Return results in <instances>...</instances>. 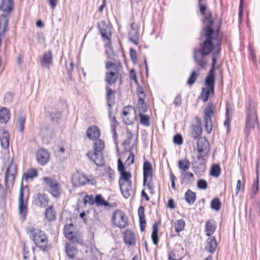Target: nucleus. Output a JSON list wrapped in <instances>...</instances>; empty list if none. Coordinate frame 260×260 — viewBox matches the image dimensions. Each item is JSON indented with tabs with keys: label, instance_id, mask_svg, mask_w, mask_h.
I'll return each mask as SVG.
<instances>
[{
	"label": "nucleus",
	"instance_id": "2eb2a0df",
	"mask_svg": "<svg viewBox=\"0 0 260 260\" xmlns=\"http://www.w3.org/2000/svg\"><path fill=\"white\" fill-rule=\"evenodd\" d=\"M152 171L151 163L148 161H145L143 164V184H145L147 179H152Z\"/></svg>",
	"mask_w": 260,
	"mask_h": 260
},
{
	"label": "nucleus",
	"instance_id": "0e129e2a",
	"mask_svg": "<svg viewBox=\"0 0 260 260\" xmlns=\"http://www.w3.org/2000/svg\"><path fill=\"white\" fill-rule=\"evenodd\" d=\"M170 179L171 181V186L174 190H175L176 189V186H175L176 177H175V175L172 173H171L170 174Z\"/></svg>",
	"mask_w": 260,
	"mask_h": 260
},
{
	"label": "nucleus",
	"instance_id": "e433bc0d",
	"mask_svg": "<svg viewBox=\"0 0 260 260\" xmlns=\"http://www.w3.org/2000/svg\"><path fill=\"white\" fill-rule=\"evenodd\" d=\"M45 216L48 221H53L55 219V213L52 207H49L46 209Z\"/></svg>",
	"mask_w": 260,
	"mask_h": 260
},
{
	"label": "nucleus",
	"instance_id": "4d7b16f0",
	"mask_svg": "<svg viewBox=\"0 0 260 260\" xmlns=\"http://www.w3.org/2000/svg\"><path fill=\"white\" fill-rule=\"evenodd\" d=\"M134 159H135L134 154L129 151L128 152V156L126 159L125 164H126L128 166H129L134 163Z\"/></svg>",
	"mask_w": 260,
	"mask_h": 260
},
{
	"label": "nucleus",
	"instance_id": "412c9836",
	"mask_svg": "<svg viewBox=\"0 0 260 260\" xmlns=\"http://www.w3.org/2000/svg\"><path fill=\"white\" fill-rule=\"evenodd\" d=\"M87 136L90 140H95L100 136V130L96 126H91L87 129Z\"/></svg>",
	"mask_w": 260,
	"mask_h": 260
},
{
	"label": "nucleus",
	"instance_id": "338daca9",
	"mask_svg": "<svg viewBox=\"0 0 260 260\" xmlns=\"http://www.w3.org/2000/svg\"><path fill=\"white\" fill-rule=\"evenodd\" d=\"M151 181L152 179H151V180L150 179H147V181L145 184H144V185H146L147 187L150 190H152L153 189V184Z\"/></svg>",
	"mask_w": 260,
	"mask_h": 260
},
{
	"label": "nucleus",
	"instance_id": "ea45409f",
	"mask_svg": "<svg viewBox=\"0 0 260 260\" xmlns=\"http://www.w3.org/2000/svg\"><path fill=\"white\" fill-rule=\"evenodd\" d=\"M232 113V109L229 107H227L226 110V120L224 121V124L225 126L228 127V129L229 128Z\"/></svg>",
	"mask_w": 260,
	"mask_h": 260
},
{
	"label": "nucleus",
	"instance_id": "3c124183",
	"mask_svg": "<svg viewBox=\"0 0 260 260\" xmlns=\"http://www.w3.org/2000/svg\"><path fill=\"white\" fill-rule=\"evenodd\" d=\"M198 74L195 71H193L187 81V84L189 85H192L197 80Z\"/></svg>",
	"mask_w": 260,
	"mask_h": 260
},
{
	"label": "nucleus",
	"instance_id": "864d4df0",
	"mask_svg": "<svg viewBox=\"0 0 260 260\" xmlns=\"http://www.w3.org/2000/svg\"><path fill=\"white\" fill-rule=\"evenodd\" d=\"M94 200L95 198L94 199L93 195H86L84 198V203L93 205L95 203Z\"/></svg>",
	"mask_w": 260,
	"mask_h": 260
},
{
	"label": "nucleus",
	"instance_id": "09e8293b",
	"mask_svg": "<svg viewBox=\"0 0 260 260\" xmlns=\"http://www.w3.org/2000/svg\"><path fill=\"white\" fill-rule=\"evenodd\" d=\"M220 206L221 202L219 199L215 198L211 201V206L213 209L218 211L220 208Z\"/></svg>",
	"mask_w": 260,
	"mask_h": 260
},
{
	"label": "nucleus",
	"instance_id": "774afa93",
	"mask_svg": "<svg viewBox=\"0 0 260 260\" xmlns=\"http://www.w3.org/2000/svg\"><path fill=\"white\" fill-rule=\"evenodd\" d=\"M28 252L26 250V247H25V245H24V247H23V258H24V260H28Z\"/></svg>",
	"mask_w": 260,
	"mask_h": 260
},
{
	"label": "nucleus",
	"instance_id": "cd10ccee",
	"mask_svg": "<svg viewBox=\"0 0 260 260\" xmlns=\"http://www.w3.org/2000/svg\"><path fill=\"white\" fill-rule=\"evenodd\" d=\"M217 242L214 237L209 238L207 239V244L206 248L210 253L214 252L217 248Z\"/></svg>",
	"mask_w": 260,
	"mask_h": 260
},
{
	"label": "nucleus",
	"instance_id": "ddd939ff",
	"mask_svg": "<svg viewBox=\"0 0 260 260\" xmlns=\"http://www.w3.org/2000/svg\"><path fill=\"white\" fill-rule=\"evenodd\" d=\"M27 200H24L23 196V187L21 184L19 193L18 209L20 214L24 215L27 213Z\"/></svg>",
	"mask_w": 260,
	"mask_h": 260
},
{
	"label": "nucleus",
	"instance_id": "bf43d9fd",
	"mask_svg": "<svg viewBox=\"0 0 260 260\" xmlns=\"http://www.w3.org/2000/svg\"><path fill=\"white\" fill-rule=\"evenodd\" d=\"M174 143L177 145H181L183 143V139L181 135H176L173 139Z\"/></svg>",
	"mask_w": 260,
	"mask_h": 260
},
{
	"label": "nucleus",
	"instance_id": "f257e3e1",
	"mask_svg": "<svg viewBox=\"0 0 260 260\" xmlns=\"http://www.w3.org/2000/svg\"><path fill=\"white\" fill-rule=\"evenodd\" d=\"M205 22L206 23L208 22L209 25L205 28L206 40L203 43L201 51L206 55H208L212 51H213V52L212 67L205 80L206 88H202L201 99L204 102H206L210 94L214 92L215 83L214 68L220 51L219 44L222 37L221 34L218 30L214 31L212 29L213 22L209 17H206Z\"/></svg>",
	"mask_w": 260,
	"mask_h": 260
},
{
	"label": "nucleus",
	"instance_id": "4c0bfd02",
	"mask_svg": "<svg viewBox=\"0 0 260 260\" xmlns=\"http://www.w3.org/2000/svg\"><path fill=\"white\" fill-rule=\"evenodd\" d=\"M66 253H68L69 257L74 258L77 254V250L74 245L72 246L66 245Z\"/></svg>",
	"mask_w": 260,
	"mask_h": 260
},
{
	"label": "nucleus",
	"instance_id": "393cba45",
	"mask_svg": "<svg viewBox=\"0 0 260 260\" xmlns=\"http://www.w3.org/2000/svg\"><path fill=\"white\" fill-rule=\"evenodd\" d=\"M0 142L3 148H8L9 146V135L8 132L3 131L0 133Z\"/></svg>",
	"mask_w": 260,
	"mask_h": 260
},
{
	"label": "nucleus",
	"instance_id": "4be33fe9",
	"mask_svg": "<svg viewBox=\"0 0 260 260\" xmlns=\"http://www.w3.org/2000/svg\"><path fill=\"white\" fill-rule=\"evenodd\" d=\"M197 125H192L191 127L192 129V136L194 138H198L200 137L202 132V128L201 126V119L199 117L196 118Z\"/></svg>",
	"mask_w": 260,
	"mask_h": 260
},
{
	"label": "nucleus",
	"instance_id": "4468645a",
	"mask_svg": "<svg viewBox=\"0 0 260 260\" xmlns=\"http://www.w3.org/2000/svg\"><path fill=\"white\" fill-rule=\"evenodd\" d=\"M66 238L73 244L82 242L81 234L78 231L66 230Z\"/></svg>",
	"mask_w": 260,
	"mask_h": 260
},
{
	"label": "nucleus",
	"instance_id": "2f4dec72",
	"mask_svg": "<svg viewBox=\"0 0 260 260\" xmlns=\"http://www.w3.org/2000/svg\"><path fill=\"white\" fill-rule=\"evenodd\" d=\"M119 77V74L107 72L105 76V81L109 84L115 83Z\"/></svg>",
	"mask_w": 260,
	"mask_h": 260
},
{
	"label": "nucleus",
	"instance_id": "49530a36",
	"mask_svg": "<svg viewBox=\"0 0 260 260\" xmlns=\"http://www.w3.org/2000/svg\"><path fill=\"white\" fill-rule=\"evenodd\" d=\"M61 192V190L60 184L56 182V184L52 188L50 192L54 197H57L60 194Z\"/></svg>",
	"mask_w": 260,
	"mask_h": 260
},
{
	"label": "nucleus",
	"instance_id": "c9c22d12",
	"mask_svg": "<svg viewBox=\"0 0 260 260\" xmlns=\"http://www.w3.org/2000/svg\"><path fill=\"white\" fill-rule=\"evenodd\" d=\"M94 202L97 206H110V205L108 202L106 201L102 197V196L101 194H97L95 197V200Z\"/></svg>",
	"mask_w": 260,
	"mask_h": 260
},
{
	"label": "nucleus",
	"instance_id": "052dcab7",
	"mask_svg": "<svg viewBox=\"0 0 260 260\" xmlns=\"http://www.w3.org/2000/svg\"><path fill=\"white\" fill-rule=\"evenodd\" d=\"M13 99V95L11 92H7L5 94L4 96V101L6 103H11Z\"/></svg>",
	"mask_w": 260,
	"mask_h": 260
},
{
	"label": "nucleus",
	"instance_id": "13d9d810",
	"mask_svg": "<svg viewBox=\"0 0 260 260\" xmlns=\"http://www.w3.org/2000/svg\"><path fill=\"white\" fill-rule=\"evenodd\" d=\"M183 179H188L190 181H193L194 180L193 174L189 172L186 171L185 173L181 175Z\"/></svg>",
	"mask_w": 260,
	"mask_h": 260
},
{
	"label": "nucleus",
	"instance_id": "5fc2aeb1",
	"mask_svg": "<svg viewBox=\"0 0 260 260\" xmlns=\"http://www.w3.org/2000/svg\"><path fill=\"white\" fill-rule=\"evenodd\" d=\"M198 187L201 189H206L207 188V182L204 179H200L197 183Z\"/></svg>",
	"mask_w": 260,
	"mask_h": 260
},
{
	"label": "nucleus",
	"instance_id": "7ed1b4c3",
	"mask_svg": "<svg viewBox=\"0 0 260 260\" xmlns=\"http://www.w3.org/2000/svg\"><path fill=\"white\" fill-rule=\"evenodd\" d=\"M256 125L258 127L257 116L254 102L249 101L246 107V119L244 133L247 137L250 135L251 131Z\"/></svg>",
	"mask_w": 260,
	"mask_h": 260
},
{
	"label": "nucleus",
	"instance_id": "b1692460",
	"mask_svg": "<svg viewBox=\"0 0 260 260\" xmlns=\"http://www.w3.org/2000/svg\"><path fill=\"white\" fill-rule=\"evenodd\" d=\"M124 242L129 245H134L136 243V236L135 234L129 230H127L124 233Z\"/></svg>",
	"mask_w": 260,
	"mask_h": 260
},
{
	"label": "nucleus",
	"instance_id": "f704fd0d",
	"mask_svg": "<svg viewBox=\"0 0 260 260\" xmlns=\"http://www.w3.org/2000/svg\"><path fill=\"white\" fill-rule=\"evenodd\" d=\"M139 36L137 29H133L129 32V39L135 45L139 44Z\"/></svg>",
	"mask_w": 260,
	"mask_h": 260
},
{
	"label": "nucleus",
	"instance_id": "79ce46f5",
	"mask_svg": "<svg viewBox=\"0 0 260 260\" xmlns=\"http://www.w3.org/2000/svg\"><path fill=\"white\" fill-rule=\"evenodd\" d=\"M49 115L51 120L55 122H57L61 116V114L59 111L55 110L51 111Z\"/></svg>",
	"mask_w": 260,
	"mask_h": 260
},
{
	"label": "nucleus",
	"instance_id": "bb28decb",
	"mask_svg": "<svg viewBox=\"0 0 260 260\" xmlns=\"http://www.w3.org/2000/svg\"><path fill=\"white\" fill-rule=\"evenodd\" d=\"M178 164L181 171V175L187 171L190 167V162L187 159L180 160Z\"/></svg>",
	"mask_w": 260,
	"mask_h": 260
},
{
	"label": "nucleus",
	"instance_id": "dca6fc26",
	"mask_svg": "<svg viewBox=\"0 0 260 260\" xmlns=\"http://www.w3.org/2000/svg\"><path fill=\"white\" fill-rule=\"evenodd\" d=\"M49 153L44 149L39 150L37 153L38 162L41 165H45L49 160Z\"/></svg>",
	"mask_w": 260,
	"mask_h": 260
},
{
	"label": "nucleus",
	"instance_id": "f3484780",
	"mask_svg": "<svg viewBox=\"0 0 260 260\" xmlns=\"http://www.w3.org/2000/svg\"><path fill=\"white\" fill-rule=\"evenodd\" d=\"M205 55L203 52L200 50H195L194 51L193 57L198 65L201 68H204L206 64Z\"/></svg>",
	"mask_w": 260,
	"mask_h": 260
},
{
	"label": "nucleus",
	"instance_id": "8fccbe9b",
	"mask_svg": "<svg viewBox=\"0 0 260 260\" xmlns=\"http://www.w3.org/2000/svg\"><path fill=\"white\" fill-rule=\"evenodd\" d=\"M37 176L38 172L36 169H30L23 175V177L26 179L27 178H33Z\"/></svg>",
	"mask_w": 260,
	"mask_h": 260
},
{
	"label": "nucleus",
	"instance_id": "37998d69",
	"mask_svg": "<svg viewBox=\"0 0 260 260\" xmlns=\"http://www.w3.org/2000/svg\"><path fill=\"white\" fill-rule=\"evenodd\" d=\"M185 223L184 220L180 219L177 221L174 224L175 230L177 232H180L184 229Z\"/></svg>",
	"mask_w": 260,
	"mask_h": 260
},
{
	"label": "nucleus",
	"instance_id": "680f3d73",
	"mask_svg": "<svg viewBox=\"0 0 260 260\" xmlns=\"http://www.w3.org/2000/svg\"><path fill=\"white\" fill-rule=\"evenodd\" d=\"M173 103L177 107L181 106L182 104V98L180 94L177 95L175 97Z\"/></svg>",
	"mask_w": 260,
	"mask_h": 260
},
{
	"label": "nucleus",
	"instance_id": "58836bf2",
	"mask_svg": "<svg viewBox=\"0 0 260 260\" xmlns=\"http://www.w3.org/2000/svg\"><path fill=\"white\" fill-rule=\"evenodd\" d=\"M43 181L45 182V186L49 187L50 191L52 188L56 184V181L50 177H45L43 178Z\"/></svg>",
	"mask_w": 260,
	"mask_h": 260
},
{
	"label": "nucleus",
	"instance_id": "a211bd4d",
	"mask_svg": "<svg viewBox=\"0 0 260 260\" xmlns=\"http://www.w3.org/2000/svg\"><path fill=\"white\" fill-rule=\"evenodd\" d=\"M49 199L43 193H38L34 197V203L38 206L45 207L48 204Z\"/></svg>",
	"mask_w": 260,
	"mask_h": 260
},
{
	"label": "nucleus",
	"instance_id": "c03bdc74",
	"mask_svg": "<svg viewBox=\"0 0 260 260\" xmlns=\"http://www.w3.org/2000/svg\"><path fill=\"white\" fill-rule=\"evenodd\" d=\"M109 117L112 123L111 126L113 132H115V127L118 125L115 117L112 114L111 109L109 108Z\"/></svg>",
	"mask_w": 260,
	"mask_h": 260
},
{
	"label": "nucleus",
	"instance_id": "6ab92c4d",
	"mask_svg": "<svg viewBox=\"0 0 260 260\" xmlns=\"http://www.w3.org/2000/svg\"><path fill=\"white\" fill-rule=\"evenodd\" d=\"M53 56L51 51L45 52L41 57V65L46 67L48 69H50V66L52 64Z\"/></svg>",
	"mask_w": 260,
	"mask_h": 260
},
{
	"label": "nucleus",
	"instance_id": "39448f33",
	"mask_svg": "<svg viewBox=\"0 0 260 260\" xmlns=\"http://www.w3.org/2000/svg\"><path fill=\"white\" fill-rule=\"evenodd\" d=\"M104 148V142L101 139L97 140L93 145L94 151L87 154L88 157L98 166H102L104 164L102 153Z\"/></svg>",
	"mask_w": 260,
	"mask_h": 260
},
{
	"label": "nucleus",
	"instance_id": "72a5a7b5",
	"mask_svg": "<svg viewBox=\"0 0 260 260\" xmlns=\"http://www.w3.org/2000/svg\"><path fill=\"white\" fill-rule=\"evenodd\" d=\"M138 108L139 113H144L147 110V106L142 97L140 96L138 102Z\"/></svg>",
	"mask_w": 260,
	"mask_h": 260
},
{
	"label": "nucleus",
	"instance_id": "aec40b11",
	"mask_svg": "<svg viewBox=\"0 0 260 260\" xmlns=\"http://www.w3.org/2000/svg\"><path fill=\"white\" fill-rule=\"evenodd\" d=\"M205 0H198V3H199V6L200 8V12L201 14L203 15H204L205 19L204 21V23L205 25V27L207 25H209V24L208 22L206 23V17H209V19H210L212 22H213V20L212 18L211 14L209 12H206V5L205 3L204 2Z\"/></svg>",
	"mask_w": 260,
	"mask_h": 260
},
{
	"label": "nucleus",
	"instance_id": "6e6d98bb",
	"mask_svg": "<svg viewBox=\"0 0 260 260\" xmlns=\"http://www.w3.org/2000/svg\"><path fill=\"white\" fill-rule=\"evenodd\" d=\"M25 120V118L24 116H21L18 119L19 131L21 133L24 131Z\"/></svg>",
	"mask_w": 260,
	"mask_h": 260
},
{
	"label": "nucleus",
	"instance_id": "69168bd1",
	"mask_svg": "<svg viewBox=\"0 0 260 260\" xmlns=\"http://www.w3.org/2000/svg\"><path fill=\"white\" fill-rule=\"evenodd\" d=\"M130 54L133 60H136L137 59V52L135 49L133 48L130 49Z\"/></svg>",
	"mask_w": 260,
	"mask_h": 260
},
{
	"label": "nucleus",
	"instance_id": "e2e57ef3",
	"mask_svg": "<svg viewBox=\"0 0 260 260\" xmlns=\"http://www.w3.org/2000/svg\"><path fill=\"white\" fill-rule=\"evenodd\" d=\"M258 190V177H257L256 180L253 183L252 192L254 194V196Z\"/></svg>",
	"mask_w": 260,
	"mask_h": 260
},
{
	"label": "nucleus",
	"instance_id": "de8ad7c7",
	"mask_svg": "<svg viewBox=\"0 0 260 260\" xmlns=\"http://www.w3.org/2000/svg\"><path fill=\"white\" fill-rule=\"evenodd\" d=\"M220 168L218 165H214L211 168V175L212 176L218 177L220 174Z\"/></svg>",
	"mask_w": 260,
	"mask_h": 260
},
{
	"label": "nucleus",
	"instance_id": "a19ab883",
	"mask_svg": "<svg viewBox=\"0 0 260 260\" xmlns=\"http://www.w3.org/2000/svg\"><path fill=\"white\" fill-rule=\"evenodd\" d=\"M139 115L140 117V123L144 126H149L150 124V117L144 113H139Z\"/></svg>",
	"mask_w": 260,
	"mask_h": 260
},
{
	"label": "nucleus",
	"instance_id": "9d476101",
	"mask_svg": "<svg viewBox=\"0 0 260 260\" xmlns=\"http://www.w3.org/2000/svg\"><path fill=\"white\" fill-rule=\"evenodd\" d=\"M214 106L212 105H209L205 110L204 122L207 132L210 134L213 128V123L211 116L214 113Z\"/></svg>",
	"mask_w": 260,
	"mask_h": 260
},
{
	"label": "nucleus",
	"instance_id": "473e14b6",
	"mask_svg": "<svg viewBox=\"0 0 260 260\" xmlns=\"http://www.w3.org/2000/svg\"><path fill=\"white\" fill-rule=\"evenodd\" d=\"M106 67L108 70V72L113 73L119 74V64L113 63L112 62H108L106 63Z\"/></svg>",
	"mask_w": 260,
	"mask_h": 260
},
{
	"label": "nucleus",
	"instance_id": "f03ea898",
	"mask_svg": "<svg viewBox=\"0 0 260 260\" xmlns=\"http://www.w3.org/2000/svg\"><path fill=\"white\" fill-rule=\"evenodd\" d=\"M118 170L120 173L119 180L120 190L125 198H128L133 193L132 182L130 180L132 176L129 172L125 170L124 166L119 158L118 159Z\"/></svg>",
	"mask_w": 260,
	"mask_h": 260
},
{
	"label": "nucleus",
	"instance_id": "a878e982",
	"mask_svg": "<svg viewBox=\"0 0 260 260\" xmlns=\"http://www.w3.org/2000/svg\"><path fill=\"white\" fill-rule=\"evenodd\" d=\"M14 2L13 0H2L1 9L4 12L10 13L13 9Z\"/></svg>",
	"mask_w": 260,
	"mask_h": 260
},
{
	"label": "nucleus",
	"instance_id": "c85d7f7f",
	"mask_svg": "<svg viewBox=\"0 0 260 260\" xmlns=\"http://www.w3.org/2000/svg\"><path fill=\"white\" fill-rule=\"evenodd\" d=\"M216 229V225L215 222L212 220L208 221L206 223L205 231L206 235L210 236L212 235Z\"/></svg>",
	"mask_w": 260,
	"mask_h": 260
},
{
	"label": "nucleus",
	"instance_id": "0eeeda50",
	"mask_svg": "<svg viewBox=\"0 0 260 260\" xmlns=\"http://www.w3.org/2000/svg\"><path fill=\"white\" fill-rule=\"evenodd\" d=\"M72 182L74 186H80L86 184H95L96 181L93 178H87L84 174L76 172L72 176Z\"/></svg>",
	"mask_w": 260,
	"mask_h": 260
},
{
	"label": "nucleus",
	"instance_id": "603ef678",
	"mask_svg": "<svg viewBox=\"0 0 260 260\" xmlns=\"http://www.w3.org/2000/svg\"><path fill=\"white\" fill-rule=\"evenodd\" d=\"M138 215L140 222L144 223L145 220L144 208L143 206H140L138 209Z\"/></svg>",
	"mask_w": 260,
	"mask_h": 260
},
{
	"label": "nucleus",
	"instance_id": "6e6552de",
	"mask_svg": "<svg viewBox=\"0 0 260 260\" xmlns=\"http://www.w3.org/2000/svg\"><path fill=\"white\" fill-rule=\"evenodd\" d=\"M98 27L100 30L102 37L104 41H107L105 46L111 48L110 40L111 36V29L110 26L105 21H101L98 24Z\"/></svg>",
	"mask_w": 260,
	"mask_h": 260
},
{
	"label": "nucleus",
	"instance_id": "20e7f679",
	"mask_svg": "<svg viewBox=\"0 0 260 260\" xmlns=\"http://www.w3.org/2000/svg\"><path fill=\"white\" fill-rule=\"evenodd\" d=\"M27 233L31 237L35 244L43 251H47L49 249L47 237L45 233L38 229L33 227L28 228Z\"/></svg>",
	"mask_w": 260,
	"mask_h": 260
},
{
	"label": "nucleus",
	"instance_id": "9b49d317",
	"mask_svg": "<svg viewBox=\"0 0 260 260\" xmlns=\"http://www.w3.org/2000/svg\"><path fill=\"white\" fill-rule=\"evenodd\" d=\"M123 120L127 125L132 124L136 119V110L131 106L125 107L123 109Z\"/></svg>",
	"mask_w": 260,
	"mask_h": 260
},
{
	"label": "nucleus",
	"instance_id": "5701e85b",
	"mask_svg": "<svg viewBox=\"0 0 260 260\" xmlns=\"http://www.w3.org/2000/svg\"><path fill=\"white\" fill-rule=\"evenodd\" d=\"M106 97L107 101V105L109 108L112 109V106L115 104V91L110 88L109 87H106Z\"/></svg>",
	"mask_w": 260,
	"mask_h": 260
},
{
	"label": "nucleus",
	"instance_id": "7c9ffc66",
	"mask_svg": "<svg viewBox=\"0 0 260 260\" xmlns=\"http://www.w3.org/2000/svg\"><path fill=\"white\" fill-rule=\"evenodd\" d=\"M10 114L8 110L6 108L0 109V122L6 123L10 119Z\"/></svg>",
	"mask_w": 260,
	"mask_h": 260
},
{
	"label": "nucleus",
	"instance_id": "f8f14e48",
	"mask_svg": "<svg viewBox=\"0 0 260 260\" xmlns=\"http://www.w3.org/2000/svg\"><path fill=\"white\" fill-rule=\"evenodd\" d=\"M209 150V144L205 138H201L198 141V150L200 153L198 158L203 157L207 154Z\"/></svg>",
	"mask_w": 260,
	"mask_h": 260
},
{
	"label": "nucleus",
	"instance_id": "423d86ee",
	"mask_svg": "<svg viewBox=\"0 0 260 260\" xmlns=\"http://www.w3.org/2000/svg\"><path fill=\"white\" fill-rule=\"evenodd\" d=\"M112 222L115 226L120 229L125 228L128 224L127 217L125 213L120 210H117L113 212Z\"/></svg>",
	"mask_w": 260,
	"mask_h": 260
},
{
	"label": "nucleus",
	"instance_id": "1a4fd4ad",
	"mask_svg": "<svg viewBox=\"0 0 260 260\" xmlns=\"http://www.w3.org/2000/svg\"><path fill=\"white\" fill-rule=\"evenodd\" d=\"M16 172V165L11 162L7 168L5 174V184L7 187L9 188L13 185Z\"/></svg>",
	"mask_w": 260,
	"mask_h": 260
},
{
	"label": "nucleus",
	"instance_id": "c756f323",
	"mask_svg": "<svg viewBox=\"0 0 260 260\" xmlns=\"http://www.w3.org/2000/svg\"><path fill=\"white\" fill-rule=\"evenodd\" d=\"M184 198L186 202L191 205L196 201V194L190 189H188L185 194Z\"/></svg>",
	"mask_w": 260,
	"mask_h": 260
},
{
	"label": "nucleus",
	"instance_id": "a18cd8bd",
	"mask_svg": "<svg viewBox=\"0 0 260 260\" xmlns=\"http://www.w3.org/2000/svg\"><path fill=\"white\" fill-rule=\"evenodd\" d=\"M61 192V190L60 184L56 182V184L52 188L50 192L54 197H57L60 194Z\"/></svg>",
	"mask_w": 260,
	"mask_h": 260
}]
</instances>
